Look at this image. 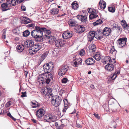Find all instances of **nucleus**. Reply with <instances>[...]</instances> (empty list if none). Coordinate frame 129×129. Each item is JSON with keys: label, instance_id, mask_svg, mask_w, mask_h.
<instances>
[{"label": "nucleus", "instance_id": "f3484780", "mask_svg": "<svg viewBox=\"0 0 129 129\" xmlns=\"http://www.w3.org/2000/svg\"><path fill=\"white\" fill-rule=\"evenodd\" d=\"M24 45L27 47H30V48H32V47H33V46L34 45V42L31 40L26 41V42L24 43Z\"/></svg>", "mask_w": 129, "mask_h": 129}, {"label": "nucleus", "instance_id": "9d476101", "mask_svg": "<svg viewBox=\"0 0 129 129\" xmlns=\"http://www.w3.org/2000/svg\"><path fill=\"white\" fill-rule=\"evenodd\" d=\"M112 30L111 29L107 27H105L103 30V36L105 37H107L110 35L111 33Z\"/></svg>", "mask_w": 129, "mask_h": 129}, {"label": "nucleus", "instance_id": "bf43d9fd", "mask_svg": "<svg viewBox=\"0 0 129 129\" xmlns=\"http://www.w3.org/2000/svg\"><path fill=\"white\" fill-rule=\"evenodd\" d=\"M129 27V24H128L127 23L125 26H124L123 29L124 30L128 29Z\"/></svg>", "mask_w": 129, "mask_h": 129}, {"label": "nucleus", "instance_id": "9b49d317", "mask_svg": "<svg viewBox=\"0 0 129 129\" xmlns=\"http://www.w3.org/2000/svg\"><path fill=\"white\" fill-rule=\"evenodd\" d=\"M48 39H49V41L50 44L55 43V42L56 40V38L55 37L51 36L50 34L49 35L47 36L46 39L45 38L44 39L47 40Z\"/></svg>", "mask_w": 129, "mask_h": 129}, {"label": "nucleus", "instance_id": "7ed1b4c3", "mask_svg": "<svg viewBox=\"0 0 129 129\" xmlns=\"http://www.w3.org/2000/svg\"><path fill=\"white\" fill-rule=\"evenodd\" d=\"M54 67V64L52 62L45 63L43 66L45 73L47 74L51 73V72L53 70Z\"/></svg>", "mask_w": 129, "mask_h": 129}, {"label": "nucleus", "instance_id": "cd10ccee", "mask_svg": "<svg viewBox=\"0 0 129 129\" xmlns=\"http://www.w3.org/2000/svg\"><path fill=\"white\" fill-rule=\"evenodd\" d=\"M59 10L57 8H53L50 10V13L53 15L56 14L58 12Z\"/></svg>", "mask_w": 129, "mask_h": 129}, {"label": "nucleus", "instance_id": "603ef678", "mask_svg": "<svg viewBox=\"0 0 129 129\" xmlns=\"http://www.w3.org/2000/svg\"><path fill=\"white\" fill-rule=\"evenodd\" d=\"M93 115H94L95 117L98 119H100V117L99 116L98 114L96 113H94Z\"/></svg>", "mask_w": 129, "mask_h": 129}, {"label": "nucleus", "instance_id": "4468645a", "mask_svg": "<svg viewBox=\"0 0 129 129\" xmlns=\"http://www.w3.org/2000/svg\"><path fill=\"white\" fill-rule=\"evenodd\" d=\"M42 45L41 43L37 44L34 45L33 48H35V50H34V53H36L38 51L41 49L42 47Z\"/></svg>", "mask_w": 129, "mask_h": 129}, {"label": "nucleus", "instance_id": "774afa93", "mask_svg": "<svg viewBox=\"0 0 129 129\" xmlns=\"http://www.w3.org/2000/svg\"><path fill=\"white\" fill-rule=\"evenodd\" d=\"M76 127L78 128H81L82 127V126L79 123H76Z\"/></svg>", "mask_w": 129, "mask_h": 129}, {"label": "nucleus", "instance_id": "0eeeda50", "mask_svg": "<svg viewBox=\"0 0 129 129\" xmlns=\"http://www.w3.org/2000/svg\"><path fill=\"white\" fill-rule=\"evenodd\" d=\"M127 40V39L126 37L120 38L117 40L118 44L120 45V47H123L126 44Z\"/></svg>", "mask_w": 129, "mask_h": 129}, {"label": "nucleus", "instance_id": "6ab92c4d", "mask_svg": "<svg viewBox=\"0 0 129 129\" xmlns=\"http://www.w3.org/2000/svg\"><path fill=\"white\" fill-rule=\"evenodd\" d=\"M102 32H103V30L101 29H99L98 30L96 31V35H98V38H97V39L100 40L103 38V36L102 35L100 36V34L101 35H103Z\"/></svg>", "mask_w": 129, "mask_h": 129}, {"label": "nucleus", "instance_id": "4be33fe9", "mask_svg": "<svg viewBox=\"0 0 129 129\" xmlns=\"http://www.w3.org/2000/svg\"><path fill=\"white\" fill-rule=\"evenodd\" d=\"M9 5V4L7 3H3L1 5V8L2 10L3 11H6V9L8 7Z\"/></svg>", "mask_w": 129, "mask_h": 129}, {"label": "nucleus", "instance_id": "0e129e2a", "mask_svg": "<svg viewBox=\"0 0 129 129\" xmlns=\"http://www.w3.org/2000/svg\"><path fill=\"white\" fill-rule=\"evenodd\" d=\"M35 24L34 23H31L27 25L28 26L34 27H35Z\"/></svg>", "mask_w": 129, "mask_h": 129}, {"label": "nucleus", "instance_id": "f8f14e48", "mask_svg": "<svg viewBox=\"0 0 129 129\" xmlns=\"http://www.w3.org/2000/svg\"><path fill=\"white\" fill-rule=\"evenodd\" d=\"M105 68L108 71L111 72L114 69V66L113 64L108 63L105 66Z\"/></svg>", "mask_w": 129, "mask_h": 129}, {"label": "nucleus", "instance_id": "864d4df0", "mask_svg": "<svg viewBox=\"0 0 129 129\" xmlns=\"http://www.w3.org/2000/svg\"><path fill=\"white\" fill-rule=\"evenodd\" d=\"M85 53V50L82 49L80 51L79 54L80 55L83 56L84 54Z\"/></svg>", "mask_w": 129, "mask_h": 129}, {"label": "nucleus", "instance_id": "a19ab883", "mask_svg": "<svg viewBox=\"0 0 129 129\" xmlns=\"http://www.w3.org/2000/svg\"><path fill=\"white\" fill-rule=\"evenodd\" d=\"M108 11L114 13L115 11V8L114 7H109Z\"/></svg>", "mask_w": 129, "mask_h": 129}, {"label": "nucleus", "instance_id": "a18cd8bd", "mask_svg": "<svg viewBox=\"0 0 129 129\" xmlns=\"http://www.w3.org/2000/svg\"><path fill=\"white\" fill-rule=\"evenodd\" d=\"M111 125L114 128H116L117 124L115 121H113L112 122Z\"/></svg>", "mask_w": 129, "mask_h": 129}, {"label": "nucleus", "instance_id": "e433bc0d", "mask_svg": "<svg viewBox=\"0 0 129 129\" xmlns=\"http://www.w3.org/2000/svg\"><path fill=\"white\" fill-rule=\"evenodd\" d=\"M47 90V93L48 94H49V95L51 96H53V93L52 92V90L51 89L48 87V88L47 87H46Z\"/></svg>", "mask_w": 129, "mask_h": 129}, {"label": "nucleus", "instance_id": "13d9d810", "mask_svg": "<svg viewBox=\"0 0 129 129\" xmlns=\"http://www.w3.org/2000/svg\"><path fill=\"white\" fill-rule=\"evenodd\" d=\"M92 13L97 14L99 12L97 10L94 9L93 8H92Z\"/></svg>", "mask_w": 129, "mask_h": 129}, {"label": "nucleus", "instance_id": "6e6552de", "mask_svg": "<svg viewBox=\"0 0 129 129\" xmlns=\"http://www.w3.org/2000/svg\"><path fill=\"white\" fill-rule=\"evenodd\" d=\"M65 41L62 40V39L57 40L55 42V45L58 48L62 47L65 44Z\"/></svg>", "mask_w": 129, "mask_h": 129}, {"label": "nucleus", "instance_id": "69168bd1", "mask_svg": "<svg viewBox=\"0 0 129 129\" xmlns=\"http://www.w3.org/2000/svg\"><path fill=\"white\" fill-rule=\"evenodd\" d=\"M116 50L114 48H112L110 50V53H111L112 54L113 53V52L115 51Z\"/></svg>", "mask_w": 129, "mask_h": 129}, {"label": "nucleus", "instance_id": "72a5a7b5", "mask_svg": "<svg viewBox=\"0 0 129 129\" xmlns=\"http://www.w3.org/2000/svg\"><path fill=\"white\" fill-rule=\"evenodd\" d=\"M113 28L114 29L117 30V32L119 33L120 31H121V32L122 31V28L120 26H118L117 24H116L114 26Z\"/></svg>", "mask_w": 129, "mask_h": 129}, {"label": "nucleus", "instance_id": "39448f33", "mask_svg": "<svg viewBox=\"0 0 129 129\" xmlns=\"http://www.w3.org/2000/svg\"><path fill=\"white\" fill-rule=\"evenodd\" d=\"M41 30L42 31V36L43 40L45 38L47 37V35H49L51 33V31L49 29L44 27L41 26Z\"/></svg>", "mask_w": 129, "mask_h": 129}, {"label": "nucleus", "instance_id": "338daca9", "mask_svg": "<svg viewBox=\"0 0 129 129\" xmlns=\"http://www.w3.org/2000/svg\"><path fill=\"white\" fill-rule=\"evenodd\" d=\"M11 101H9L6 104V105H7L8 107H9L11 104Z\"/></svg>", "mask_w": 129, "mask_h": 129}, {"label": "nucleus", "instance_id": "8fccbe9b", "mask_svg": "<svg viewBox=\"0 0 129 129\" xmlns=\"http://www.w3.org/2000/svg\"><path fill=\"white\" fill-rule=\"evenodd\" d=\"M68 80L67 78H64L61 80V82L63 83H66L67 82Z\"/></svg>", "mask_w": 129, "mask_h": 129}, {"label": "nucleus", "instance_id": "4c0bfd02", "mask_svg": "<svg viewBox=\"0 0 129 129\" xmlns=\"http://www.w3.org/2000/svg\"><path fill=\"white\" fill-rule=\"evenodd\" d=\"M48 53L47 52H46L44 53L41 56V58L42 59V61L46 57L48 54Z\"/></svg>", "mask_w": 129, "mask_h": 129}, {"label": "nucleus", "instance_id": "09e8293b", "mask_svg": "<svg viewBox=\"0 0 129 129\" xmlns=\"http://www.w3.org/2000/svg\"><path fill=\"white\" fill-rule=\"evenodd\" d=\"M34 50H35V49L34 48L29 49V53L31 54H33L34 53H34Z\"/></svg>", "mask_w": 129, "mask_h": 129}, {"label": "nucleus", "instance_id": "412c9836", "mask_svg": "<svg viewBox=\"0 0 129 129\" xmlns=\"http://www.w3.org/2000/svg\"><path fill=\"white\" fill-rule=\"evenodd\" d=\"M24 48V45L22 44H20L17 46L16 50L18 52H21L23 51Z\"/></svg>", "mask_w": 129, "mask_h": 129}, {"label": "nucleus", "instance_id": "ea45409f", "mask_svg": "<svg viewBox=\"0 0 129 129\" xmlns=\"http://www.w3.org/2000/svg\"><path fill=\"white\" fill-rule=\"evenodd\" d=\"M9 4H10V6H15L16 3L15 0H12L11 1V2Z\"/></svg>", "mask_w": 129, "mask_h": 129}, {"label": "nucleus", "instance_id": "ddd939ff", "mask_svg": "<svg viewBox=\"0 0 129 129\" xmlns=\"http://www.w3.org/2000/svg\"><path fill=\"white\" fill-rule=\"evenodd\" d=\"M77 18L81 21L82 22L84 23L85 22H86L87 20V16L85 15L84 16L83 15H78L76 16Z\"/></svg>", "mask_w": 129, "mask_h": 129}, {"label": "nucleus", "instance_id": "c756f323", "mask_svg": "<svg viewBox=\"0 0 129 129\" xmlns=\"http://www.w3.org/2000/svg\"><path fill=\"white\" fill-rule=\"evenodd\" d=\"M30 34V32L28 30H26L23 32V37H27Z\"/></svg>", "mask_w": 129, "mask_h": 129}, {"label": "nucleus", "instance_id": "bb28decb", "mask_svg": "<svg viewBox=\"0 0 129 129\" xmlns=\"http://www.w3.org/2000/svg\"><path fill=\"white\" fill-rule=\"evenodd\" d=\"M31 103L34 106H32L33 108H36L37 107L40 106V104L35 101H34L31 102Z\"/></svg>", "mask_w": 129, "mask_h": 129}, {"label": "nucleus", "instance_id": "5fc2aeb1", "mask_svg": "<svg viewBox=\"0 0 129 129\" xmlns=\"http://www.w3.org/2000/svg\"><path fill=\"white\" fill-rule=\"evenodd\" d=\"M77 61L78 62L79 64H81V63L82 62V59L81 58H77Z\"/></svg>", "mask_w": 129, "mask_h": 129}, {"label": "nucleus", "instance_id": "473e14b6", "mask_svg": "<svg viewBox=\"0 0 129 129\" xmlns=\"http://www.w3.org/2000/svg\"><path fill=\"white\" fill-rule=\"evenodd\" d=\"M69 25L72 26H74L75 25L77 22L75 20H70L69 21Z\"/></svg>", "mask_w": 129, "mask_h": 129}, {"label": "nucleus", "instance_id": "f257e3e1", "mask_svg": "<svg viewBox=\"0 0 129 129\" xmlns=\"http://www.w3.org/2000/svg\"><path fill=\"white\" fill-rule=\"evenodd\" d=\"M35 29L31 33L33 40L37 42L42 41L43 38L42 36L41 26H36L35 27Z\"/></svg>", "mask_w": 129, "mask_h": 129}, {"label": "nucleus", "instance_id": "a878e982", "mask_svg": "<svg viewBox=\"0 0 129 129\" xmlns=\"http://www.w3.org/2000/svg\"><path fill=\"white\" fill-rule=\"evenodd\" d=\"M95 36V35L94 33H89V34L87 36L88 41L91 42L93 40Z\"/></svg>", "mask_w": 129, "mask_h": 129}, {"label": "nucleus", "instance_id": "1a4fd4ad", "mask_svg": "<svg viewBox=\"0 0 129 129\" xmlns=\"http://www.w3.org/2000/svg\"><path fill=\"white\" fill-rule=\"evenodd\" d=\"M73 35V32L71 31L70 33L68 30L64 31L62 34V37L63 39H67L72 37Z\"/></svg>", "mask_w": 129, "mask_h": 129}, {"label": "nucleus", "instance_id": "c85d7f7f", "mask_svg": "<svg viewBox=\"0 0 129 129\" xmlns=\"http://www.w3.org/2000/svg\"><path fill=\"white\" fill-rule=\"evenodd\" d=\"M98 16V15L96 14L91 13L89 15V19L92 20L96 18Z\"/></svg>", "mask_w": 129, "mask_h": 129}, {"label": "nucleus", "instance_id": "49530a36", "mask_svg": "<svg viewBox=\"0 0 129 129\" xmlns=\"http://www.w3.org/2000/svg\"><path fill=\"white\" fill-rule=\"evenodd\" d=\"M111 110L113 112H116L117 109L116 108L115 106L113 104L111 108Z\"/></svg>", "mask_w": 129, "mask_h": 129}, {"label": "nucleus", "instance_id": "2f4dec72", "mask_svg": "<svg viewBox=\"0 0 129 129\" xmlns=\"http://www.w3.org/2000/svg\"><path fill=\"white\" fill-rule=\"evenodd\" d=\"M67 120L66 119H62L61 120V122L62 123L61 124L60 126H58V127L57 128V129H62L63 128V125H64V122L66 121Z\"/></svg>", "mask_w": 129, "mask_h": 129}, {"label": "nucleus", "instance_id": "de8ad7c7", "mask_svg": "<svg viewBox=\"0 0 129 129\" xmlns=\"http://www.w3.org/2000/svg\"><path fill=\"white\" fill-rule=\"evenodd\" d=\"M21 5V10L22 11H25L26 10V7L25 6H24L23 3Z\"/></svg>", "mask_w": 129, "mask_h": 129}, {"label": "nucleus", "instance_id": "5701e85b", "mask_svg": "<svg viewBox=\"0 0 129 129\" xmlns=\"http://www.w3.org/2000/svg\"><path fill=\"white\" fill-rule=\"evenodd\" d=\"M100 8L101 9L104 10L106 7V3L102 0H101L99 2Z\"/></svg>", "mask_w": 129, "mask_h": 129}, {"label": "nucleus", "instance_id": "a211bd4d", "mask_svg": "<svg viewBox=\"0 0 129 129\" xmlns=\"http://www.w3.org/2000/svg\"><path fill=\"white\" fill-rule=\"evenodd\" d=\"M50 115H51V114H47L45 116H44V118L45 120H46L45 121L46 122H49L50 121H51L52 120V119H53L52 118V117L50 116Z\"/></svg>", "mask_w": 129, "mask_h": 129}, {"label": "nucleus", "instance_id": "2eb2a0df", "mask_svg": "<svg viewBox=\"0 0 129 129\" xmlns=\"http://www.w3.org/2000/svg\"><path fill=\"white\" fill-rule=\"evenodd\" d=\"M94 60L92 57H89L87 58L85 61V63L88 65L93 64L95 62Z\"/></svg>", "mask_w": 129, "mask_h": 129}, {"label": "nucleus", "instance_id": "680f3d73", "mask_svg": "<svg viewBox=\"0 0 129 129\" xmlns=\"http://www.w3.org/2000/svg\"><path fill=\"white\" fill-rule=\"evenodd\" d=\"M111 79H109L108 80V83H113V82H114V80L113 79V78L112 79V78H111Z\"/></svg>", "mask_w": 129, "mask_h": 129}, {"label": "nucleus", "instance_id": "20e7f679", "mask_svg": "<svg viewBox=\"0 0 129 129\" xmlns=\"http://www.w3.org/2000/svg\"><path fill=\"white\" fill-rule=\"evenodd\" d=\"M61 99L59 96L55 97L54 96L52 97V100L51 101V103L55 107H57L60 105L61 101Z\"/></svg>", "mask_w": 129, "mask_h": 129}, {"label": "nucleus", "instance_id": "c9c22d12", "mask_svg": "<svg viewBox=\"0 0 129 129\" xmlns=\"http://www.w3.org/2000/svg\"><path fill=\"white\" fill-rule=\"evenodd\" d=\"M44 110L42 109L41 108L39 109L36 112V113L37 114V115L39 113H41V115H44Z\"/></svg>", "mask_w": 129, "mask_h": 129}, {"label": "nucleus", "instance_id": "393cba45", "mask_svg": "<svg viewBox=\"0 0 129 129\" xmlns=\"http://www.w3.org/2000/svg\"><path fill=\"white\" fill-rule=\"evenodd\" d=\"M22 21L23 22H22V23L24 22L23 23L25 24H26L31 22V20L29 18L25 17H23L22 19Z\"/></svg>", "mask_w": 129, "mask_h": 129}, {"label": "nucleus", "instance_id": "6e6d98bb", "mask_svg": "<svg viewBox=\"0 0 129 129\" xmlns=\"http://www.w3.org/2000/svg\"><path fill=\"white\" fill-rule=\"evenodd\" d=\"M75 57L76 58L74 60V61H75V62H74V64L75 67H77L78 65V62L77 61V58H76V57Z\"/></svg>", "mask_w": 129, "mask_h": 129}, {"label": "nucleus", "instance_id": "f03ea898", "mask_svg": "<svg viewBox=\"0 0 129 129\" xmlns=\"http://www.w3.org/2000/svg\"><path fill=\"white\" fill-rule=\"evenodd\" d=\"M46 73H43L40 74L38 77V79L39 81H42L43 85L44 84H48L50 81L53 79V75L51 73L47 74Z\"/></svg>", "mask_w": 129, "mask_h": 129}, {"label": "nucleus", "instance_id": "423d86ee", "mask_svg": "<svg viewBox=\"0 0 129 129\" xmlns=\"http://www.w3.org/2000/svg\"><path fill=\"white\" fill-rule=\"evenodd\" d=\"M69 68V66L67 64L65 65L64 66H62L58 70V74L59 75H60L61 76L64 75L66 72L67 71Z\"/></svg>", "mask_w": 129, "mask_h": 129}, {"label": "nucleus", "instance_id": "3c124183", "mask_svg": "<svg viewBox=\"0 0 129 129\" xmlns=\"http://www.w3.org/2000/svg\"><path fill=\"white\" fill-rule=\"evenodd\" d=\"M121 23L122 26L124 28V26L127 23L125 20H123L121 21Z\"/></svg>", "mask_w": 129, "mask_h": 129}, {"label": "nucleus", "instance_id": "b1692460", "mask_svg": "<svg viewBox=\"0 0 129 129\" xmlns=\"http://www.w3.org/2000/svg\"><path fill=\"white\" fill-rule=\"evenodd\" d=\"M72 8L74 10H77L79 7V6L76 1L73 2L72 4Z\"/></svg>", "mask_w": 129, "mask_h": 129}, {"label": "nucleus", "instance_id": "79ce46f5", "mask_svg": "<svg viewBox=\"0 0 129 129\" xmlns=\"http://www.w3.org/2000/svg\"><path fill=\"white\" fill-rule=\"evenodd\" d=\"M36 115L37 116V119L40 121H41L42 120L41 119V118L42 117H43V116H44V115H41V114H39L38 115V114L37 115V114H36Z\"/></svg>", "mask_w": 129, "mask_h": 129}, {"label": "nucleus", "instance_id": "58836bf2", "mask_svg": "<svg viewBox=\"0 0 129 129\" xmlns=\"http://www.w3.org/2000/svg\"><path fill=\"white\" fill-rule=\"evenodd\" d=\"M115 100V99L114 98H111L109 100L108 104L111 105H112V104H114V101Z\"/></svg>", "mask_w": 129, "mask_h": 129}, {"label": "nucleus", "instance_id": "dca6fc26", "mask_svg": "<svg viewBox=\"0 0 129 129\" xmlns=\"http://www.w3.org/2000/svg\"><path fill=\"white\" fill-rule=\"evenodd\" d=\"M77 29V32L79 33H81L83 32L85 30L84 27L83 25H78L77 27H76Z\"/></svg>", "mask_w": 129, "mask_h": 129}, {"label": "nucleus", "instance_id": "37998d69", "mask_svg": "<svg viewBox=\"0 0 129 129\" xmlns=\"http://www.w3.org/2000/svg\"><path fill=\"white\" fill-rule=\"evenodd\" d=\"M103 23V21L102 20H101V21H100V22L97 23V22L95 21L93 22L92 23V25L94 26H96L98 25L99 24H101L102 23Z\"/></svg>", "mask_w": 129, "mask_h": 129}, {"label": "nucleus", "instance_id": "c03bdc74", "mask_svg": "<svg viewBox=\"0 0 129 129\" xmlns=\"http://www.w3.org/2000/svg\"><path fill=\"white\" fill-rule=\"evenodd\" d=\"M63 102L64 103V106L65 107H67L68 105V100L65 99L63 100Z\"/></svg>", "mask_w": 129, "mask_h": 129}, {"label": "nucleus", "instance_id": "f704fd0d", "mask_svg": "<svg viewBox=\"0 0 129 129\" xmlns=\"http://www.w3.org/2000/svg\"><path fill=\"white\" fill-rule=\"evenodd\" d=\"M120 72V71H116L113 74L112 77H111L112 79L113 78V79L115 80L117 76V75L119 74Z\"/></svg>", "mask_w": 129, "mask_h": 129}, {"label": "nucleus", "instance_id": "052dcab7", "mask_svg": "<svg viewBox=\"0 0 129 129\" xmlns=\"http://www.w3.org/2000/svg\"><path fill=\"white\" fill-rule=\"evenodd\" d=\"M104 58L106 60H108L109 61V62L110 63L111 58L110 56H107L105 57Z\"/></svg>", "mask_w": 129, "mask_h": 129}, {"label": "nucleus", "instance_id": "aec40b11", "mask_svg": "<svg viewBox=\"0 0 129 129\" xmlns=\"http://www.w3.org/2000/svg\"><path fill=\"white\" fill-rule=\"evenodd\" d=\"M91 47L89 46L88 47L89 48V51L90 52H94L96 50V47L94 44H91Z\"/></svg>", "mask_w": 129, "mask_h": 129}, {"label": "nucleus", "instance_id": "7c9ffc66", "mask_svg": "<svg viewBox=\"0 0 129 129\" xmlns=\"http://www.w3.org/2000/svg\"><path fill=\"white\" fill-rule=\"evenodd\" d=\"M93 57L97 60H99L102 58L101 55L98 53L94 55Z\"/></svg>", "mask_w": 129, "mask_h": 129}, {"label": "nucleus", "instance_id": "4d7b16f0", "mask_svg": "<svg viewBox=\"0 0 129 129\" xmlns=\"http://www.w3.org/2000/svg\"><path fill=\"white\" fill-rule=\"evenodd\" d=\"M26 91H25L24 92H21L22 95H21V96L22 98L25 97L26 96Z\"/></svg>", "mask_w": 129, "mask_h": 129}, {"label": "nucleus", "instance_id": "e2e57ef3", "mask_svg": "<svg viewBox=\"0 0 129 129\" xmlns=\"http://www.w3.org/2000/svg\"><path fill=\"white\" fill-rule=\"evenodd\" d=\"M92 9V8H88L87 9V11L89 13H92V9L93 10V9Z\"/></svg>", "mask_w": 129, "mask_h": 129}]
</instances>
